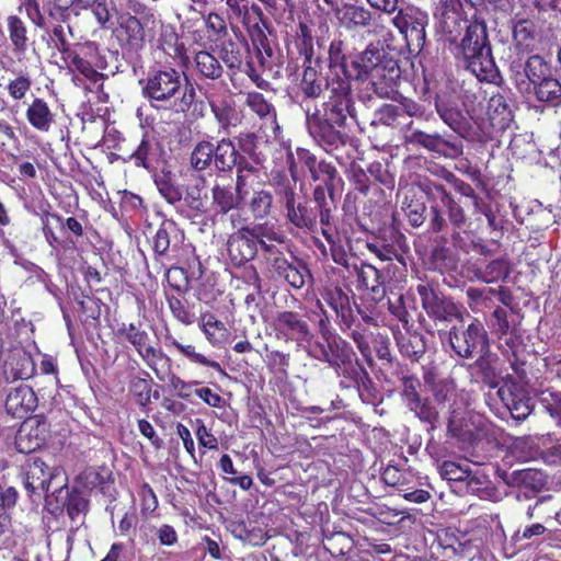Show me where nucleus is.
I'll return each mask as SVG.
<instances>
[{
	"instance_id": "1",
	"label": "nucleus",
	"mask_w": 561,
	"mask_h": 561,
	"mask_svg": "<svg viewBox=\"0 0 561 561\" xmlns=\"http://www.w3.org/2000/svg\"><path fill=\"white\" fill-rule=\"evenodd\" d=\"M322 57L304 62L296 75L297 94L305 100H318L328 91L320 105L305 108L306 128L313 141L325 152L331 153L347 142L348 121H357L356 102L352 88L331 80V73L323 75Z\"/></svg>"
},
{
	"instance_id": "2",
	"label": "nucleus",
	"mask_w": 561,
	"mask_h": 561,
	"mask_svg": "<svg viewBox=\"0 0 561 561\" xmlns=\"http://www.w3.org/2000/svg\"><path fill=\"white\" fill-rule=\"evenodd\" d=\"M486 436V425L480 415L458 422V496L476 495L489 499L493 494L488 476L481 471L485 456L474 454L476 446Z\"/></svg>"
},
{
	"instance_id": "3",
	"label": "nucleus",
	"mask_w": 561,
	"mask_h": 561,
	"mask_svg": "<svg viewBox=\"0 0 561 561\" xmlns=\"http://www.w3.org/2000/svg\"><path fill=\"white\" fill-rule=\"evenodd\" d=\"M435 199L430 206L428 231L437 233L432 240L431 264L443 282L456 286V213L455 201L444 186H436Z\"/></svg>"
},
{
	"instance_id": "4",
	"label": "nucleus",
	"mask_w": 561,
	"mask_h": 561,
	"mask_svg": "<svg viewBox=\"0 0 561 561\" xmlns=\"http://www.w3.org/2000/svg\"><path fill=\"white\" fill-rule=\"evenodd\" d=\"M458 4L466 14V33L458 44L463 67L480 82H495L500 72L492 56L486 26L477 18L478 10L471 0H458Z\"/></svg>"
},
{
	"instance_id": "5",
	"label": "nucleus",
	"mask_w": 561,
	"mask_h": 561,
	"mask_svg": "<svg viewBox=\"0 0 561 561\" xmlns=\"http://www.w3.org/2000/svg\"><path fill=\"white\" fill-rule=\"evenodd\" d=\"M327 305L335 312L340 330L347 334L356 344L368 366H373L370 341L373 333L362 328L354 313L350 295L340 286L328 287L322 293ZM354 299V295L352 296Z\"/></svg>"
},
{
	"instance_id": "6",
	"label": "nucleus",
	"mask_w": 561,
	"mask_h": 561,
	"mask_svg": "<svg viewBox=\"0 0 561 561\" xmlns=\"http://www.w3.org/2000/svg\"><path fill=\"white\" fill-rule=\"evenodd\" d=\"M282 241L278 230L266 224L243 226L228 236L227 254L234 267L244 266L256 256L260 257L265 244Z\"/></svg>"
},
{
	"instance_id": "7",
	"label": "nucleus",
	"mask_w": 561,
	"mask_h": 561,
	"mask_svg": "<svg viewBox=\"0 0 561 561\" xmlns=\"http://www.w3.org/2000/svg\"><path fill=\"white\" fill-rule=\"evenodd\" d=\"M278 234L282 241L267 242L260 255V263L264 265L268 277L284 279L293 288L301 289L308 279H312L310 270L302 260L289 261L286 257L287 238L279 230Z\"/></svg>"
},
{
	"instance_id": "8",
	"label": "nucleus",
	"mask_w": 561,
	"mask_h": 561,
	"mask_svg": "<svg viewBox=\"0 0 561 561\" xmlns=\"http://www.w3.org/2000/svg\"><path fill=\"white\" fill-rule=\"evenodd\" d=\"M420 62L422 87L420 94L425 96L435 91V106L440 118L456 131V90L451 76H448L442 66L432 61Z\"/></svg>"
},
{
	"instance_id": "9",
	"label": "nucleus",
	"mask_w": 561,
	"mask_h": 561,
	"mask_svg": "<svg viewBox=\"0 0 561 561\" xmlns=\"http://www.w3.org/2000/svg\"><path fill=\"white\" fill-rule=\"evenodd\" d=\"M141 96L156 110H167L182 90V75L173 67L150 68L138 80Z\"/></svg>"
},
{
	"instance_id": "10",
	"label": "nucleus",
	"mask_w": 561,
	"mask_h": 561,
	"mask_svg": "<svg viewBox=\"0 0 561 561\" xmlns=\"http://www.w3.org/2000/svg\"><path fill=\"white\" fill-rule=\"evenodd\" d=\"M237 39L222 41L219 46V58L227 67V73L232 84L238 73H245L259 88L266 89L268 82L262 77L253 61V54L247 37L238 30Z\"/></svg>"
},
{
	"instance_id": "11",
	"label": "nucleus",
	"mask_w": 561,
	"mask_h": 561,
	"mask_svg": "<svg viewBox=\"0 0 561 561\" xmlns=\"http://www.w3.org/2000/svg\"><path fill=\"white\" fill-rule=\"evenodd\" d=\"M314 24L311 20H299L296 27L291 32H287L285 37L286 53L288 64L286 71L289 76L298 71L297 60L301 59L304 62H311L316 59L317 45L322 47L323 42L314 35Z\"/></svg>"
},
{
	"instance_id": "12",
	"label": "nucleus",
	"mask_w": 561,
	"mask_h": 561,
	"mask_svg": "<svg viewBox=\"0 0 561 561\" xmlns=\"http://www.w3.org/2000/svg\"><path fill=\"white\" fill-rule=\"evenodd\" d=\"M156 19L153 13L147 12L141 16H136L129 12L123 13L117 19L115 28L116 39L123 50V54H135L145 49L147 37L150 35Z\"/></svg>"
},
{
	"instance_id": "13",
	"label": "nucleus",
	"mask_w": 561,
	"mask_h": 561,
	"mask_svg": "<svg viewBox=\"0 0 561 561\" xmlns=\"http://www.w3.org/2000/svg\"><path fill=\"white\" fill-rule=\"evenodd\" d=\"M300 311L278 310L273 317L272 327L275 337L285 343H294L296 346L310 344L314 334L309 323L306 308L300 304Z\"/></svg>"
},
{
	"instance_id": "14",
	"label": "nucleus",
	"mask_w": 561,
	"mask_h": 561,
	"mask_svg": "<svg viewBox=\"0 0 561 561\" xmlns=\"http://www.w3.org/2000/svg\"><path fill=\"white\" fill-rule=\"evenodd\" d=\"M340 377L339 387L342 390H356L363 403L376 405L380 401V392L366 368L354 358L348 363L333 368Z\"/></svg>"
},
{
	"instance_id": "15",
	"label": "nucleus",
	"mask_w": 561,
	"mask_h": 561,
	"mask_svg": "<svg viewBox=\"0 0 561 561\" xmlns=\"http://www.w3.org/2000/svg\"><path fill=\"white\" fill-rule=\"evenodd\" d=\"M110 0H43V9L55 21L66 22L69 11L90 10L101 27H107L112 21Z\"/></svg>"
},
{
	"instance_id": "16",
	"label": "nucleus",
	"mask_w": 561,
	"mask_h": 561,
	"mask_svg": "<svg viewBox=\"0 0 561 561\" xmlns=\"http://www.w3.org/2000/svg\"><path fill=\"white\" fill-rule=\"evenodd\" d=\"M61 60L69 72L79 73L92 83L103 79V75L98 71L102 57L94 42L75 44L73 50Z\"/></svg>"
},
{
	"instance_id": "17",
	"label": "nucleus",
	"mask_w": 561,
	"mask_h": 561,
	"mask_svg": "<svg viewBox=\"0 0 561 561\" xmlns=\"http://www.w3.org/2000/svg\"><path fill=\"white\" fill-rule=\"evenodd\" d=\"M393 26L403 35L411 51L420 53L426 39L425 28L428 24V15L414 7L398 10L392 18Z\"/></svg>"
},
{
	"instance_id": "18",
	"label": "nucleus",
	"mask_w": 561,
	"mask_h": 561,
	"mask_svg": "<svg viewBox=\"0 0 561 561\" xmlns=\"http://www.w3.org/2000/svg\"><path fill=\"white\" fill-rule=\"evenodd\" d=\"M416 293L421 297L422 307L433 319L436 328H446L455 324L456 304L453 298L437 294L427 282H421L416 285Z\"/></svg>"
},
{
	"instance_id": "19",
	"label": "nucleus",
	"mask_w": 561,
	"mask_h": 561,
	"mask_svg": "<svg viewBox=\"0 0 561 561\" xmlns=\"http://www.w3.org/2000/svg\"><path fill=\"white\" fill-rule=\"evenodd\" d=\"M385 484L396 489L402 497L413 503H425L430 500L428 491L421 489L420 477L411 470H402L393 465H388L381 472Z\"/></svg>"
},
{
	"instance_id": "20",
	"label": "nucleus",
	"mask_w": 561,
	"mask_h": 561,
	"mask_svg": "<svg viewBox=\"0 0 561 561\" xmlns=\"http://www.w3.org/2000/svg\"><path fill=\"white\" fill-rule=\"evenodd\" d=\"M59 473L58 468L49 466L41 457L32 456L23 467L24 488L30 495L39 492L54 494L61 488V485H56L53 489V483Z\"/></svg>"
},
{
	"instance_id": "21",
	"label": "nucleus",
	"mask_w": 561,
	"mask_h": 561,
	"mask_svg": "<svg viewBox=\"0 0 561 561\" xmlns=\"http://www.w3.org/2000/svg\"><path fill=\"white\" fill-rule=\"evenodd\" d=\"M316 342L310 355L319 362L328 364L331 368H337L355 357L352 345L341 335L336 334Z\"/></svg>"
},
{
	"instance_id": "22",
	"label": "nucleus",
	"mask_w": 561,
	"mask_h": 561,
	"mask_svg": "<svg viewBox=\"0 0 561 561\" xmlns=\"http://www.w3.org/2000/svg\"><path fill=\"white\" fill-rule=\"evenodd\" d=\"M351 60L346 42L341 36L333 38L328 49V72L332 82L340 81L346 89L352 88Z\"/></svg>"
},
{
	"instance_id": "23",
	"label": "nucleus",
	"mask_w": 561,
	"mask_h": 561,
	"mask_svg": "<svg viewBox=\"0 0 561 561\" xmlns=\"http://www.w3.org/2000/svg\"><path fill=\"white\" fill-rule=\"evenodd\" d=\"M436 186L437 185L434 186L432 195L420 186L408 187L404 192L401 208L408 219V222L412 227L419 228L425 222L428 216L427 203L431 202V205L434 203Z\"/></svg>"
},
{
	"instance_id": "24",
	"label": "nucleus",
	"mask_w": 561,
	"mask_h": 561,
	"mask_svg": "<svg viewBox=\"0 0 561 561\" xmlns=\"http://www.w3.org/2000/svg\"><path fill=\"white\" fill-rule=\"evenodd\" d=\"M127 397L139 408L140 411L148 413L152 398L158 399V391H153L154 380L151 375L139 368L135 374L127 376Z\"/></svg>"
},
{
	"instance_id": "25",
	"label": "nucleus",
	"mask_w": 561,
	"mask_h": 561,
	"mask_svg": "<svg viewBox=\"0 0 561 561\" xmlns=\"http://www.w3.org/2000/svg\"><path fill=\"white\" fill-rule=\"evenodd\" d=\"M504 481L507 485L518 489L516 497L522 500L530 499L542 491L547 484V477L541 470L528 468L507 473Z\"/></svg>"
},
{
	"instance_id": "26",
	"label": "nucleus",
	"mask_w": 561,
	"mask_h": 561,
	"mask_svg": "<svg viewBox=\"0 0 561 561\" xmlns=\"http://www.w3.org/2000/svg\"><path fill=\"white\" fill-rule=\"evenodd\" d=\"M5 27L11 50L21 61L25 58L30 47L34 45L28 32V25L20 15L9 14L5 18Z\"/></svg>"
},
{
	"instance_id": "27",
	"label": "nucleus",
	"mask_w": 561,
	"mask_h": 561,
	"mask_svg": "<svg viewBox=\"0 0 561 561\" xmlns=\"http://www.w3.org/2000/svg\"><path fill=\"white\" fill-rule=\"evenodd\" d=\"M401 79V68L399 61L389 54L383 59L378 70L375 71L371 84L375 92L382 96H389L396 92Z\"/></svg>"
},
{
	"instance_id": "28",
	"label": "nucleus",
	"mask_w": 561,
	"mask_h": 561,
	"mask_svg": "<svg viewBox=\"0 0 561 561\" xmlns=\"http://www.w3.org/2000/svg\"><path fill=\"white\" fill-rule=\"evenodd\" d=\"M38 400L34 390L26 385L12 389L5 399L4 408L8 414L16 419H27L37 408Z\"/></svg>"
},
{
	"instance_id": "29",
	"label": "nucleus",
	"mask_w": 561,
	"mask_h": 561,
	"mask_svg": "<svg viewBox=\"0 0 561 561\" xmlns=\"http://www.w3.org/2000/svg\"><path fill=\"white\" fill-rule=\"evenodd\" d=\"M388 53L383 49L369 45L359 56L351 60V80H369L374 78L375 71L381 65Z\"/></svg>"
},
{
	"instance_id": "30",
	"label": "nucleus",
	"mask_w": 561,
	"mask_h": 561,
	"mask_svg": "<svg viewBox=\"0 0 561 561\" xmlns=\"http://www.w3.org/2000/svg\"><path fill=\"white\" fill-rule=\"evenodd\" d=\"M389 312L402 323L405 331L414 329L415 323L422 318L415 297L411 293L401 294L396 299L388 300Z\"/></svg>"
},
{
	"instance_id": "31",
	"label": "nucleus",
	"mask_w": 561,
	"mask_h": 561,
	"mask_svg": "<svg viewBox=\"0 0 561 561\" xmlns=\"http://www.w3.org/2000/svg\"><path fill=\"white\" fill-rule=\"evenodd\" d=\"M357 276L356 287L358 290H367L371 299L380 301L386 294L385 282L381 272L368 263H354L352 268Z\"/></svg>"
},
{
	"instance_id": "32",
	"label": "nucleus",
	"mask_w": 561,
	"mask_h": 561,
	"mask_svg": "<svg viewBox=\"0 0 561 561\" xmlns=\"http://www.w3.org/2000/svg\"><path fill=\"white\" fill-rule=\"evenodd\" d=\"M446 366L433 363L432 367L424 374V382L432 388L434 399L437 403H445L456 393V383L448 376L444 377Z\"/></svg>"
},
{
	"instance_id": "33",
	"label": "nucleus",
	"mask_w": 561,
	"mask_h": 561,
	"mask_svg": "<svg viewBox=\"0 0 561 561\" xmlns=\"http://www.w3.org/2000/svg\"><path fill=\"white\" fill-rule=\"evenodd\" d=\"M158 47L180 67L186 68L188 66L190 57L185 43L181 39L173 26L167 25L161 27Z\"/></svg>"
},
{
	"instance_id": "34",
	"label": "nucleus",
	"mask_w": 561,
	"mask_h": 561,
	"mask_svg": "<svg viewBox=\"0 0 561 561\" xmlns=\"http://www.w3.org/2000/svg\"><path fill=\"white\" fill-rule=\"evenodd\" d=\"M340 24L347 31L367 28L373 22V12L364 5L345 2L335 11Z\"/></svg>"
},
{
	"instance_id": "35",
	"label": "nucleus",
	"mask_w": 561,
	"mask_h": 561,
	"mask_svg": "<svg viewBox=\"0 0 561 561\" xmlns=\"http://www.w3.org/2000/svg\"><path fill=\"white\" fill-rule=\"evenodd\" d=\"M350 182L353 185V190L346 193L342 207L346 215L357 213L358 194L368 196L371 188V180L368 173L360 167L352 165Z\"/></svg>"
},
{
	"instance_id": "36",
	"label": "nucleus",
	"mask_w": 561,
	"mask_h": 561,
	"mask_svg": "<svg viewBox=\"0 0 561 561\" xmlns=\"http://www.w3.org/2000/svg\"><path fill=\"white\" fill-rule=\"evenodd\" d=\"M209 107L220 130H224L226 134H230L231 127L236 128L243 122L244 115L242 111L230 99L209 101Z\"/></svg>"
},
{
	"instance_id": "37",
	"label": "nucleus",
	"mask_w": 561,
	"mask_h": 561,
	"mask_svg": "<svg viewBox=\"0 0 561 561\" xmlns=\"http://www.w3.org/2000/svg\"><path fill=\"white\" fill-rule=\"evenodd\" d=\"M193 67L196 77L203 81H221L225 75V68L220 59L206 49H201L194 54Z\"/></svg>"
},
{
	"instance_id": "38",
	"label": "nucleus",
	"mask_w": 561,
	"mask_h": 561,
	"mask_svg": "<svg viewBox=\"0 0 561 561\" xmlns=\"http://www.w3.org/2000/svg\"><path fill=\"white\" fill-rule=\"evenodd\" d=\"M312 199L314 203V210L317 211V219L322 229H335L334 211L336 204L334 199V192L318 185L313 188Z\"/></svg>"
},
{
	"instance_id": "39",
	"label": "nucleus",
	"mask_w": 561,
	"mask_h": 561,
	"mask_svg": "<svg viewBox=\"0 0 561 561\" xmlns=\"http://www.w3.org/2000/svg\"><path fill=\"white\" fill-rule=\"evenodd\" d=\"M27 123L39 133H48L55 124V114L48 103L43 99L35 96L27 105L25 111Z\"/></svg>"
},
{
	"instance_id": "40",
	"label": "nucleus",
	"mask_w": 561,
	"mask_h": 561,
	"mask_svg": "<svg viewBox=\"0 0 561 561\" xmlns=\"http://www.w3.org/2000/svg\"><path fill=\"white\" fill-rule=\"evenodd\" d=\"M165 300L172 317L181 324L188 327L195 323L201 313V305L195 301H188L184 295L165 294Z\"/></svg>"
},
{
	"instance_id": "41",
	"label": "nucleus",
	"mask_w": 561,
	"mask_h": 561,
	"mask_svg": "<svg viewBox=\"0 0 561 561\" xmlns=\"http://www.w3.org/2000/svg\"><path fill=\"white\" fill-rule=\"evenodd\" d=\"M465 347L458 350V356L470 357L473 355L481 356L489 352V343L486 332L481 322H472L463 333Z\"/></svg>"
},
{
	"instance_id": "42",
	"label": "nucleus",
	"mask_w": 561,
	"mask_h": 561,
	"mask_svg": "<svg viewBox=\"0 0 561 561\" xmlns=\"http://www.w3.org/2000/svg\"><path fill=\"white\" fill-rule=\"evenodd\" d=\"M394 340L401 355L412 362H419L425 354V337L415 328L405 333H394Z\"/></svg>"
},
{
	"instance_id": "43",
	"label": "nucleus",
	"mask_w": 561,
	"mask_h": 561,
	"mask_svg": "<svg viewBox=\"0 0 561 561\" xmlns=\"http://www.w3.org/2000/svg\"><path fill=\"white\" fill-rule=\"evenodd\" d=\"M245 190L237 192L230 185L215 184L211 187V206L216 214L227 215L237 209L244 198Z\"/></svg>"
},
{
	"instance_id": "44",
	"label": "nucleus",
	"mask_w": 561,
	"mask_h": 561,
	"mask_svg": "<svg viewBox=\"0 0 561 561\" xmlns=\"http://www.w3.org/2000/svg\"><path fill=\"white\" fill-rule=\"evenodd\" d=\"M138 355L160 381L171 374L172 359L162 348L148 344Z\"/></svg>"
},
{
	"instance_id": "45",
	"label": "nucleus",
	"mask_w": 561,
	"mask_h": 561,
	"mask_svg": "<svg viewBox=\"0 0 561 561\" xmlns=\"http://www.w3.org/2000/svg\"><path fill=\"white\" fill-rule=\"evenodd\" d=\"M287 220L298 229L313 231L317 228V211L307 202H294L286 208Z\"/></svg>"
},
{
	"instance_id": "46",
	"label": "nucleus",
	"mask_w": 561,
	"mask_h": 561,
	"mask_svg": "<svg viewBox=\"0 0 561 561\" xmlns=\"http://www.w3.org/2000/svg\"><path fill=\"white\" fill-rule=\"evenodd\" d=\"M164 340H165V345L168 347L175 348L180 354H182L191 363L213 368L218 373H224L221 365L217 360L210 359L203 353L198 352L195 345L183 344V343L179 342L172 334H167L164 336Z\"/></svg>"
},
{
	"instance_id": "47",
	"label": "nucleus",
	"mask_w": 561,
	"mask_h": 561,
	"mask_svg": "<svg viewBox=\"0 0 561 561\" xmlns=\"http://www.w3.org/2000/svg\"><path fill=\"white\" fill-rule=\"evenodd\" d=\"M467 371L474 382L485 383L490 388H496L499 385L497 374L488 353L478 356V359L468 366Z\"/></svg>"
},
{
	"instance_id": "48",
	"label": "nucleus",
	"mask_w": 561,
	"mask_h": 561,
	"mask_svg": "<svg viewBox=\"0 0 561 561\" xmlns=\"http://www.w3.org/2000/svg\"><path fill=\"white\" fill-rule=\"evenodd\" d=\"M271 185L278 202L285 209L297 199V182L294 176L289 178L284 172H276L272 175Z\"/></svg>"
},
{
	"instance_id": "49",
	"label": "nucleus",
	"mask_w": 561,
	"mask_h": 561,
	"mask_svg": "<svg viewBox=\"0 0 561 561\" xmlns=\"http://www.w3.org/2000/svg\"><path fill=\"white\" fill-rule=\"evenodd\" d=\"M153 181L160 195L169 204L175 205L183 199V188L176 183L171 171L161 170L154 175Z\"/></svg>"
},
{
	"instance_id": "50",
	"label": "nucleus",
	"mask_w": 561,
	"mask_h": 561,
	"mask_svg": "<svg viewBox=\"0 0 561 561\" xmlns=\"http://www.w3.org/2000/svg\"><path fill=\"white\" fill-rule=\"evenodd\" d=\"M112 481V471L105 466L88 467L77 478V483L84 490H104Z\"/></svg>"
},
{
	"instance_id": "51",
	"label": "nucleus",
	"mask_w": 561,
	"mask_h": 561,
	"mask_svg": "<svg viewBox=\"0 0 561 561\" xmlns=\"http://www.w3.org/2000/svg\"><path fill=\"white\" fill-rule=\"evenodd\" d=\"M216 150L215 167L220 172H230L238 163L239 152L230 138H222L214 144Z\"/></svg>"
},
{
	"instance_id": "52",
	"label": "nucleus",
	"mask_w": 561,
	"mask_h": 561,
	"mask_svg": "<svg viewBox=\"0 0 561 561\" xmlns=\"http://www.w3.org/2000/svg\"><path fill=\"white\" fill-rule=\"evenodd\" d=\"M266 358L265 364L267 370L277 376V379L284 381L288 379L291 363V354L280 350H270L265 345Z\"/></svg>"
},
{
	"instance_id": "53",
	"label": "nucleus",
	"mask_w": 561,
	"mask_h": 561,
	"mask_svg": "<svg viewBox=\"0 0 561 561\" xmlns=\"http://www.w3.org/2000/svg\"><path fill=\"white\" fill-rule=\"evenodd\" d=\"M531 94L539 102L558 105L561 103V83L550 75L531 87Z\"/></svg>"
},
{
	"instance_id": "54",
	"label": "nucleus",
	"mask_w": 561,
	"mask_h": 561,
	"mask_svg": "<svg viewBox=\"0 0 561 561\" xmlns=\"http://www.w3.org/2000/svg\"><path fill=\"white\" fill-rule=\"evenodd\" d=\"M438 28L445 35H448V41L453 44L455 38L453 33L456 30V0H440V7L435 12Z\"/></svg>"
},
{
	"instance_id": "55",
	"label": "nucleus",
	"mask_w": 561,
	"mask_h": 561,
	"mask_svg": "<svg viewBox=\"0 0 561 561\" xmlns=\"http://www.w3.org/2000/svg\"><path fill=\"white\" fill-rule=\"evenodd\" d=\"M322 236L330 245V253L333 262L350 272L353 268V264L350 262L351 256L343 245L342 239L336 229H322Z\"/></svg>"
},
{
	"instance_id": "56",
	"label": "nucleus",
	"mask_w": 561,
	"mask_h": 561,
	"mask_svg": "<svg viewBox=\"0 0 561 561\" xmlns=\"http://www.w3.org/2000/svg\"><path fill=\"white\" fill-rule=\"evenodd\" d=\"M488 114L493 125L505 127L513 118L507 98L503 94L491 96L488 103Z\"/></svg>"
},
{
	"instance_id": "57",
	"label": "nucleus",
	"mask_w": 561,
	"mask_h": 561,
	"mask_svg": "<svg viewBox=\"0 0 561 561\" xmlns=\"http://www.w3.org/2000/svg\"><path fill=\"white\" fill-rule=\"evenodd\" d=\"M198 325L204 332L209 343H220L227 334V329L224 322L217 319L211 312H201L198 317Z\"/></svg>"
},
{
	"instance_id": "58",
	"label": "nucleus",
	"mask_w": 561,
	"mask_h": 561,
	"mask_svg": "<svg viewBox=\"0 0 561 561\" xmlns=\"http://www.w3.org/2000/svg\"><path fill=\"white\" fill-rule=\"evenodd\" d=\"M216 150L214 144L208 140L198 141L190 156V165L193 170L202 172L207 170L211 163H215Z\"/></svg>"
},
{
	"instance_id": "59",
	"label": "nucleus",
	"mask_w": 561,
	"mask_h": 561,
	"mask_svg": "<svg viewBox=\"0 0 561 561\" xmlns=\"http://www.w3.org/2000/svg\"><path fill=\"white\" fill-rule=\"evenodd\" d=\"M117 334L128 342L137 354L150 344V335L140 324L123 322L117 329Z\"/></svg>"
},
{
	"instance_id": "60",
	"label": "nucleus",
	"mask_w": 561,
	"mask_h": 561,
	"mask_svg": "<svg viewBox=\"0 0 561 561\" xmlns=\"http://www.w3.org/2000/svg\"><path fill=\"white\" fill-rule=\"evenodd\" d=\"M323 548L333 558L344 557L354 548L353 538L343 531H336L330 536H325L322 541Z\"/></svg>"
},
{
	"instance_id": "61",
	"label": "nucleus",
	"mask_w": 561,
	"mask_h": 561,
	"mask_svg": "<svg viewBox=\"0 0 561 561\" xmlns=\"http://www.w3.org/2000/svg\"><path fill=\"white\" fill-rule=\"evenodd\" d=\"M244 103L261 119H276L274 105L261 92L249 91L245 94Z\"/></svg>"
},
{
	"instance_id": "62",
	"label": "nucleus",
	"mask_w": 561,
	"mask_h": 561,
	"mask_svg": "<svg viewBox=\"0 0 561 561\" xmlns=\"http://www.w3.org/2000/svg\"><path fill=\"white\" fill-rule=\"evenodd\" d=\"M178 231L179 229L173 220L163 221L152 240L154 253L160 256L165 255L171 247L172 238L175 239L178 237Z\"/></svg>"
},
{
	"instance_id": "63",
	"label": "nucleus",
	"mask_w": 561,
	"mask_h": 561,
	"mask_svg": "<svg viewBox=\"0 0 561 561\" xmlns=\"http://www.w3.org/2000/svg\"><path fill=\"white\" fill-rule=\"evenodd\" d=\"M237 21L244 27L249 39L263 33L272 34L273 31L268 18L251 14L247 8H244L243 12L238 16Z\"/></svg>"
},
{
	"instance_id": "64",
	"label": "nucleus",
	"mask_w": 561,
	"mask_h": 561,
	"mask_svg": "<svg viewBox=\"0 0 561 561\" xmlns=\"http://www.w3.org/2000/svg\"><path fill=\"white\" fill-rule=\"evenodd\" d=\"M538 400L556 425L561 427V391L543 390L539 393Z\"/></svg>"
}]
</instances>
